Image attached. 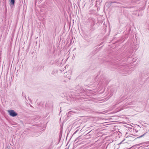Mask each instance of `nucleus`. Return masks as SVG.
I'll return each mask as SVG.
<instances>
[{
	"label": "nucleus",
	"instance_id": "f257e3e1",
	"mask_svg": "<svg viewBox=\"0 0 149 149\" xmlns=\"http://www.w3.org/2000/svg\"><path fill=\"white\" fill-rule=\"evenodd\" d=\"M8 112L10 116L14 117L17 115V113L13 110L8 111Z\"/></svg>",
	"mask_w": 149,
	"mask_h": 149
},
{
	"label": "nucleus",
	"instance_id": "f03ea898",
	"mask_svg": "<svg viewBox=\"0 0 149 149\" xmlns=\"http://www.w3.org/2000/svg\"><path fill=\"white\" fill-rule=\"evenodd\" d=\"M68 76L66 75V76L68 78V80H70V75H71V71H68Z\"/></svg>",
	"mask_w": 149,
	"mask_h": 149
},
{
	"label": "nucleus",
	"instance_id": "7ed1b4c3",
	"mask_svg": "<svg viewBox=\"0 0 149 149\" xmlns=\"http://www.w3.org/2000/svg\"><path fill=\"white\" fill-rule=\"evenodd\" d=\"M15 2V0H10V6L12 5H14Z\"/></svg>",
	"mask_w": 149,
	"mask_h": 149
},
{
	"label": "nucleus",
	"instance_id": "20e7f679",
	"mask_svg": "<svg viewBox=\"0 0 149 149\" xmlns=\"http://www.w3.org/2000/svg\"><path fill=\"white\" fill-rule=\"evenodd\" d=\"M73 112L72 111H70L67 114V116L68 117L70 116V114H72Z\"/></svg>",
	"mask_w": 149,
	"mask_h": 149
},
{
	"label": "nucleus",
	"instance_id": "39448f33",
	"mask_svg": "<svg viewBox=\"0 0 149 149\" xmlns=\"http://www.w3.org/2000/svg\"><path fill=\"white\" fill-rule=\"evenodd\" d=\"M91 20L93 22V24L94 25L95 23V19H94L93 18H91Z\"/></svg>",
	"mask_w": 149,
	"mask_h": 149
},
{
	"label": "nucleus",
	"instance_id": "423d86ee",
	"mask_svg": "<svg viewBox=\"0 0 149 149\" xmlns=\"http://www.w3.org/2000/svg\"><path fill=\"white\" fill-rule=\"evenodd\" d=\"M146 143L145 142H144V143H139V144H137V145H135V146H133L132 147V148H134V147L136 146H140L141 145H142V144H145Z\"/></svg>",
	"mask_w": 149,
	"mask_h": 149
},
{
	"label": "nucleus",
	"instance_id": "0eeeda50",
	"mask_svg": "<svg viewBox=\"0 0 149 149\" xmlns=\"http://www.w3.org/2000/svg\"><path fill=\"white\" fill-rule=\"evenodd\" d=\"M146 134V133H144V134H143L141 136H140L138 137V138H140L142 137L143 136H144Z\"/></svg>",
	"mask_w": 149,
	"mask_h": 149
},
{
	"label": "nucleus",
	"instance_id": "6e6552de",
	"mask_svg": "<svg viewBox=\"0 0 149 149\" xmlns=\"http://www.w3.org/2000/svg\"><path fill=\"white\" fill-rule=\"evenodd\" d=\"M80 136H79L77 138V139H80Z\"/></svg>",
	"mask_w": 149,
	"mask_h": 149
},
{
	"label": "nucleus",
	"instance_id": "1a4fd4ad",
	"mask_svg": "<svg viewBox=\"0 0 149 149\" xmlns=\"http://www.w3.org/2000/svg\"><path fill=\"white\" fill-rule=\"evenodd\" d=\"M68 1L70 3H71L70 1V0H68Z\"/></svg>",
	"mask_w": 149,
	"mask_h": 149
},
{
	"label": "nucleus",
	"instance_id": "9d476101",
	"mask_svg": "<svg viewBox=\"0 0 149 149\" xmlns=\"http://www.w3.org/2000/svg\"><path fill=\"white\" fill-rule=\"evenodd\" d=\"M62 127H63V125H62L61 126V128H62Z\"/></svg>",
	"mask_w": 149,
	"mask_h": 149
},
{
	"label": "nucleus",
	"instance_id": "9b49d317",
	"mask_svg": "<svg viewBox=\"0 0 149 149\" xmlns=\"http://www.w3.org/2000/svg\"><path fill=\"white\" fill-rule=\"evenodd\" d=\"M61 132L60 133V136H59L60 137V136H61Z\"/></svg>",
	"mask_w": 149,
	"mask_h": 149
},
{
	"label": "nucleus",
	"instance_id": "f8f14e48",
	"mask_svg": "<svg viewBox=\"0 0 149 149\" xmlns=\"http://www.w3.org/2000/svg\"><path fill=\"white\" fill-rule=\"evenodd\" d=\"M64 68H65V66H64Z\"/></svg>",
	"mask_w": 149,
	"mask_h": 149
}]
</instances>
